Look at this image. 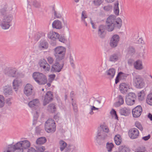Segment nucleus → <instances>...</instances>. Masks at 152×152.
<instances>
[{
	"instance_id": "nucleus-1",
	"label": "nucleus",
	"mask_w": 152,
	"mask_h": 152,
	"mask_svg": "<svg viewBox=\"0 0 152 152\" xmlns=\"http://www.w3.org/2000/svg\"><path fill=\"white\" fill-rule=\"evenodd\" d=\"M8 9V7L6 4L4 5L0 9V26L4 30L9 28L13 19L12 15L6 14Z\"/></svg>"
},
{
	"instance_id": "nucleus-2",
	"label": "nucleus",
	"mask_w": 152,
	"mask_h": 152,
	"mask_svg": "<svg viewBox=\"0 0 152 152\" xmlns=\"http://www.w3.org/2000/svg\"><path fill=\"white\" fill-rule=\"evenodd\" d=\"M54 55L56 61L62 60L65 58L66 52V48L62 46H58L54 49Z\"/></svg>"
},
{
	"instance_id": "nucleus-3",
	"label": "nucleus",
	"mask_w": 152,
	"mask_h": 152,
	"mask_svg": "<svg viewBox=\"0 0 152 152\" xmlns=\"http://www.w3.org/2000/svg\"><path fill=\"white\" fill-rule=\"evenodd\" d=\"M32 77L35 81L39 85H44L47 82L46 76L39 72H34L33 74Z\"/></svg>"
},
{
	"instance_id": "nucleus-4",
	"label": "nucleus",
	"mask_w": 152,
	"mask_h": 152,
	"mask_svg": "<svg viewBox=\"0 0 152 152\" xmlns=\"http://www.w3.org/2000/svg\"><path fill=\"white\" fill-rule=\"evenodd\" d=\"M116 16L111 15L109 16L107 19L106 25V30L109 32L113 31L115 27V22Z\"/></svg>"
},
{
	"instance_id": "nucleus-5",
	"label": "nucleus",
	"mask_w": 152,
	"mask_h": 152,
	"mask_svg": "<svg viewBox=\"0 0 152 152\" xmlns=\"http://www.w3.org/2000/svg\"><path fill=\"white\" fill-rule=\"evenodd\" d=\"M133 76V80L134 84L136 87L142 88L144 87L145 83L143 79L141 76L134 73L132 74Z\"/></svg>"
},
{
	"instance_id": "nucleus-6",
	"label": "nucleus",
	"mask_w": 152,
	"mask_h": 152,
	"mask_svg": "<svg viewBox=\"0 0 152 152\" xmlns=\"http://www.w3.org/2000/svg\"><path fill=\"white\" fill-rule=\"evenodd\" d=\"M56 126L54 120L49 118L47 120L45 123V129L48 133L54 132L56 131Z\"/></svg>"
},
{
	"instance_id": "nucleus-7",
	"label": "nucleus",
	"mask_w": 152,
	"mask_h": 152,
	"mask_svg": "<svg viewBox=\"0 0 152 152\" xmlns=\"http://www.w3.org/2000/svg\"><path fill=\"white\" fill-rule=\"evenodd\" d=\"M107 137V134L102 130H98L97 135L96 137V142L99 145L102 144Z\"/></svg>"
},
{
	"instance_id": "nucleus-8",
	"label": "nucleus",
	"mask_w": 152,
	"mask_h": 152,
	"mask_svg": "<svg viewBox=\"0 0 152 152\" xmlns=\"http://www.w3.org/2000/svg\"><path fill=\"white\" fill-rule=\"evenodd\" d=\"M120 39V37L118 35L116 34L113 35L110 40V47L112 48L116 47L118 46Z\"/></svg>"
},
{
	"instance_id": "nucleus-9",
	"label": "nucleus",
	"mask_w": 152,
	"mask_h": 152,
	"mask_svg": "<svg viewBox=\"0 0 152 152\" xmlns=\"http://www.w3.org/2000/svg\"><path fill=\"white\" fill-rule=\"evenodd\" d=\"M17 148H20L23 150V149L28 148L30 146V143L28 140H25L18 142L15 144Z\"/></svg>"
},
{
	"instance_id": "nucleus-10",
	"label": "nucleus",
	"mask_w": 152,
	"mask_h": 152,
	"mask_svg": "<svg viewBox=\"0 0 152 152\" xmlns=\"http://www.w3.org/2000/svg\"><path fill=\"white\" fill-rule=\"evenodd\" d=\"M136 95L134 93H129L126 98V102L127 105H131L134 103Z\"/></svg>"
},
{
	"instance_id": "nucleus-11",
	"label": "nucleus",
	"mask_w": 152,
	"mask_h": 152,
	"mask_svg": "<svg viewBox=\"0 0 152 152\" xmlns=\"http://www.w3.org/2000/svg\"><path fill=\"white\" fill-rule=\"evenodd\" d=\"M34 88L31 84H27L24 87V92L25 95L27 96L31 95L34 92Z\"/></svg>"
},
{
	"instance_id": "nucleus-12",
	"label": "nucleus",
	"mask_w": 152,
	"mask_h": 152,
	"mask_svg": "<svg viewBox=\"0 0 152 152\" xmlns=\"http://www.w3.org/2000/svg\"><path fill=\"white\" fill-rule=\"evenodd\" d=\"M130 88V85L127 83H121L119 85L120 91L121 93L124 94H126Z\"/></svg>"
},
{
	"instance_id": "nucleus-13",
	"label": "nucleus",
	"mask_w": 152,
	"mask_h": 152,
	"mask_svg": "<svg viewBox=\"0 0 152 152\" xmlns=\"http://www.w3.org/2000/svg\"><path fill=\"white\" fill-rule=\"evenodd\" d=\"M58 62L57 61L52 65L51 69V72H59L61 71L64 66V63L61 64Z\"/></svg>"
},
{
	"instance_id": "nucleus-14",
	"label": "nucleus",
	"mask_w": 152,
	"mask_h": 152,
	"mask_svg": "<svg viewBox=\"0 0 152 152\" xmlns=\"http://www.w3.org/2000/svg\"><path fill=\"white\" fill-rule=\"evenodd\" d=\"M142 112V109L141 106L138 105L132 110L133 116L134 118H138L141 115Z\"/></svg>"
},
{
	"instance_id": "nucleus-15",
	"label": "nucleus",
	"mask_w": 152,
	"mask_h": 152,
	"mask_svg": "<svg viewBox=\"0 0 152 152\" xmlns=\"http://www.w3.org/2000/svg\"><path fill=\"white\" fill-rule=\"evenodd\" d=\"M53 98V95L52 92L50 91L48 92L45 96L43 101V105L44 106L46 105L50 102L52 100Z\"/></svg>"
},
{
	"instance_id": "nucleus-16",
	"label": "nucleus",
	"mask_w": 152,
	"mask_h": 152,
	"mask_svg": "<svg viewBox=\"0 0 152 152\" xmlns=\"http://www.w3.org/2000/svg\"><path fill=\"white\" fill-rule=\"evenodd\" d=\"M39 64L40 67L43 68V70L46 72L50 70V66L44 59L40 60L39 62Z\"/></svg>"
},
{
	"instance_id": "nucleus-17",
	"label": "nucleus",
	"mask_w": 152,
	"mask_h": 152,
	"mask_svg": "<svg viewBox=\"0 0 152 152\" xmlns=\"http://www.w3.org/2000/svg\"><path fill=\"white\" fill-rule=\"evenodd\" d=\"M28 105L30 107L33 109L36 108V109H39L40 103L39 99H35L30 101Z\"/></svg>"
},
{
	"instance_id": "nucleus-18",
	"label": "nucleus",
	"mask_w": 152,
	"mask_h": 152,
	"mask_svg": "<svg viewBox=\"0 0 152 152\" xmlns=\"http://www.w3.org/2000/svg\"><path fill=\"white\" fill-rule=\"evenodd\" d=\"M128 133L129 136L132 139L137 138L139 134L138 130L135 128L131 129L129 131Z\"/></svg>"
},
{
	"instance_id": "nucleus-19",
	"label": "nucleus",
	"mask_w": 152,
	"mask_h": 152,
	"mask_svg": "<svg viewBox=\"0 0 152 152\" xmlns=\"http://www.w3.org/2000/svg\"><path fill=\"white\" fill-rule=\"evenodd\" d=\"M106 29V25H100L98 28V36L101 38L104 37L105 35V31Z\"/></svg>"
},
{
	"instance_id": "nucleus-20",
	"label": "nucleus",
	"mask_w": 152,
	"mask_h": 152,
	"mask_svg": "<svg viewBox=\"0 0 152 152\" xmlns=\"http://www.w3.org/2000/svg\"><path fill=\"white\" fill-rule=\"evenodd\" d=\"M3 93L6 96L12 95V91L11 86L8 85L5 86L3 89Z\"/></svg>"
},
{
	"instance_id": "nucleus-21",
	"label": "nucleus",
	"mask_w": 152,
	"mask_h": 152,
	"mask_svg": "<svg viewBox=\"0 0 152 152\" xmlns=\"http://www.w3.org/2000/svg\"><path fill=\"white\" fill-rule=\"evenodd\" d=\"M12 84L13 88L16 91L18 90V87L22 85V81L20 79H16L14 80Z\"/></svg>"
},
{
	"instance_id": "nucleus-22",
	"label": "nucleus",
	"mask_w": 152,
	"mask_h": 152,
	"mask_svg": "<svg viewBox=\"0 0 152 152\" xmlns=\"http://www.w3.org/2000/svg\"><path fill=\"white\" fill-rule=\"evenodd\" d=\"M129 74L124 73L122 72H120L118 73V75L115 79V83L117 84L119 81V78L124 79L126 78L128 75Z\"/></svg>"
},
{
	"instance_id": "nucleus-23",
	"label": "nucleus",
	"mask_w": 152,
	"mask_h": 152,
	"mask_svg": "<svg viewBox=\"0 0 152 152\" xmlns=\"http://www.w3.org/2000/svg\"><path fill=\"white\" fill-rule=\"evenodd\" d=\"M131 110L128 108L125 107L120 109L119 113L122 115H128L131 113Z\"/></svg>"
},
{
	"instance_id": "nucleus-24",
	"label": "nucleus",
	"mask_w": 152,
	"mask_h": 152,
	"mask_svg": "<svg viewBox=\"0 0 152 152\" xmlns=\"http://www.w3.org/2000/svg\"><path fill=\"white\" fill-rule=\"evenodd\" d=\"M133 65L134 68L137 70H140L143 68L142 61L140 60H137L134 63Z\"/></svg>"
},
{
	"instance_id": "nucleus-25",
	"label": "nucleus",
	"mask_w": 152,
	"mask_h": 152,
	"mask_svg": "<svg viewBox=\"0 0 152 152\" xmlns=\"http://www.w3.org/2000/svg\"><path fill=\"white\" fill-rule=\"evenodd\" d=\"M48 47V44L45 40H41L40 42L39 45V48L41 50H45L47 49Z\"/></svg>"
},
{
	"instance_id": "nucleus-26",
	"label": "nucleus",
	"mask_w": 152,
	"mask_h": 152,
	"mask_svg": "<svg viewBox=\"0 0 152 152\" xmlns=\"http://www.w3.org/2000/svg\"><path fill=\"white\" fill-rule=\"evenodd\" d=\"M52 26L53 28L57 29H60L62 28V24L60 20H55L53 23Z\"/></svg>"
},
{
	"instance_id": "nucleus-27",
	"label": "nucleus",
	"mask_w": 152,
	"mask_h": 152,
	"mask_svg": "<svg viewBox=\"0 0 152 152\" xmlns=\"http://www.w3.org/2000/svg\"><path fill=\"white\" fill-rule=\"evenodd\" d=\"M115 69L112 68L108 69L106 72V75L108 76V77L110 79L113 78L115 74Z\"/></svg>"
},
{
	"instance_id": "nucleus-28",
	"label": "nucleus",
	"mask_w": 152,
	"mask_h": 152,
	"mask_svg": "<svg viewBox=\"0 0 152 152\" xmlns=\"http://www.w3.org/2000/svg\"><path fill=\"white\" fill-rule=\"evenodd\" d=\"M48 36L49 39L55 41L58 37V34L55 32L50 31L48 33Z\"/></svg>"
},
{
	"instance_id": "nucleus-29",
	"label": "nucleus",
	"mask_w": 152,
	"mask_h": 152,
	"mask_svg": "<svg viewBox=\"0 0 152 152\" xmlns=\"http://www.w3.org/2000/svg\"><path fill=\"white\" fill-rule=\"evenodd\" d=\"M15 147H16L15 144L8 145L4 148L3 152H14Z\"/></svg>"
},
{
	"instance_id": "nucleus-30",
	"label": "nucleus",
	"mask_w": 152,
	"mask_h": 152,
	"mask_svg": "<svg viewBox=\"0 0 152 152\" xmlns=\"http://www.w3.org/2000/svg\"><path fill=\"white\" fill-rule=\"evenodd\" d=\"M114 140L115 144L117 145H120L122 142L121 137L119 134H117L115 136Z\"/></svg>"
},
{
	"instance_id": "nucleus-31",
	"label": "nucleus",
	"mask_w": 152,
	"mask_h": 152,
	"mask_svg": "<svg viewBox=\"0 0 152 152\" xmlns=\"http://www.w3.org/2000/svg\"><path fill=\"white\" fill-rule=\"evenodd\" d=\"M7 74L10 76L13 77H18V73L15 69H10Z\"/></svg>"
},
{
	"instance_id": "nucleus-32",
	"label": "nucleus",
	"mask_w": 152,
	"mask_h": 152,
	"mask_svg": "<svg viewBox=\"0 0 152 152\" xmlns=\"http://www.w3.org/2000/svg\"><path fill=\"white\" fill-rule=\"evenodd\" d=\"M59 146L61 151H63L66 147L67 143L63 140H60L59 142Z\"/></svg>"
},
{
	"instance_id": "nucleus-33",
	"label": "nucleus",
	"mask_w": 152,
	"mask_h": 152,
	"mask_svg": "<svg viewBox=\"0 0 152 152\" xmlns=\"http://www.w3.org/2000/svg\"><path fill=\"white\" fill-rule=\"evenodd\" d=\"M118 102L115 104V105L116 107H119L124 103V99L121 95H120L118 96Z\"/></svg>"
},
{
	"instance_id": "nucleus-34",
	"label": "nucleus",
	"mask_w": 152,
	"mask_h": 152,
	"mask_svg": "<svg viewBox=\"0 0 152 152\" xmlns=\"http://www.w3.org/2000/svg\"><path fill=\"white\" fill-rule=\"evenodd\" d=\"M119 152H129L130 150L125 145H121L119 147L118 149Z\"/></svg>"
},
{
	"instance_id": "nucleus-35",
	"label": "nucleus",
	"mask_w": 152,
	"mask_h": 152,
	"mask_svg": "<svg viewBox=\"0 0 152 152\" xmlns=\"http://www.w3.org/2000/svg\"><path fill=\"white\" fill-rule=\"evenodd\" d=\"M46 141V140L45 137H41L37 140L36 143L37 145H42L44 144Z\"/></svg>"
},
{
	"instance_id": "nucleus-36",
	"label": "nucleus",
	"mask_w": 152,
	"mask_h": 152,
	"mask_svg": "<svg viewBox=\"0 0 152 152\" xmlns=\"http://www.w3.org/2000/svg\"><path fill=\"white\" fill-rule=\"evenodd\" d=\"M114 147V145L112 142H107L106 143V148L107 151L109 152H112Z\"/></svg>"
},
{
	"instance_id": "nucleus-37",
	"label": "nucleus",
	"mask_w": 152,
	"mask_h": 152,
	"mask_svg": "<svg viewBox=\"0 0 152 152\" xmlns=\"http://www.w3.org/2000/svg\"><path fill=\"white\" fill-rule=\"evenodd\" d=\"M115 26H116L118 28H120L122 24V21L121 19L119 18L115 19Z\"/></svg>"
},
{
	"instance_id": "nucleus-38",
	"label": "nucleus",
	"mask_w": 152,
	"mask_h": 152,
	"mask_svg": "<svg viewBox=\"0 0 152 152\" xmlns=\"http://www.w3.org/2000/svg\"><path fill=\"white\" fill-rule=\"evenodd\" d=\"M119 3L118 1H117L115 4L114 7V11L116 15H118L119 12V10L118 7Z\"/></svg>"
},
{
	"instance_id": "nucleus-39",
	"label": "nucleus",
	"mask_w": 152,
	"mask_h": 152,
	"mask_svg": "<svg viewBox=\"0 0 152 152\" xmlns=\"http://www.w3.org/2000/svg\"><path fill=\"white\" fill-rule=\"evenodd\" d=\"M119 57L118 53L114 54L110 56V61H117Z\"/></svg>"
},
{
	"instance_id": "nucleus-40",
	"label": "nucleus",
	"mask_w": 152,
	"mask_h": 152,
	"mask_svg": "<svg viewBox=\"0 0 152 152\" xmlns=\"http://www.w3.org/2000/svg\"><path fill=\"white\" fill-rule=\"evenodd\" d=\"M146 103L149 105H152V93L148 94L146 99Z\"/></svg>"
},
{
	"instance_id": "nucleus-41",
	"label": "nucleus",
	"mask_w": 152,
	"mask_h": 152,
	"mask_svg": "<svg viewBox=\"0 0 152 152\" xmlns=\"http://www.w3.org/2000/svg\"><path fill=\"white\" fill-rule=\"evenodd\" d=\"M56 107L54 104H50L47 108L48 110L50 112L53 113L55 111Z\"/></svg>"
},
{
	"instance_id": "nucleus-42",
	"label": "nucleus",
	"mask_w": 152,
	"mask_h": 152,
	"mask_svg": "<svg viewBox=\"0 0 152 152\" xmlns=\"http://www.w3.org/2000/svg\"><path fill=\"white\" fill-rule=\"evenodd\" d=\"M32 4L34 7L37 8H39L41 6L40 2L36 0L33 1Z\"/></svg>"
},
{
	"instance_id": "nucleus-43",
	"label": "nucleus",
	"mask_w": 152,
	"mask_h": 152,
	"mask_svg": "<svg viewBox=\"0 0 152 152\" xmlns=\"http://www.w3.org/2000/svg\"><path fill=\"white\" fill-rule=\"evenodd\" d=\"M138 99L139 100H142L145 96V94L143 91H142L138 94Z\"/></svg>"
},
{
	"instance_id": "nucleus-44",
	"label": "nucleus",
	"mask_w": 152,
	"mask_h": 152,
	"mask_svg": "<svg viewBox=\"0 0 152 152\" xmlns=\"http://www.w3.org/2000/svg\"><path fill=\"white\" fill-rule=\"evenodd\" d=\"M87 18V16L86 14V12L85 11H83L82 13L81 19L84 22L86 26H87V23L86 22L85 19Z\"/></svg>"
},
{
	"instance_id": "nucleus-45",
	"label": "nucleus",
	"mask_w": 152,
	"mask_h": 152,
	"mask_svg": "<svg viewBox=\"0 0 152 152\" xmlns=\"http://www.w3.org/2000/svg\"><path fill=\"white\" fill-rule=\"evenodd\" d=\"M4 104V99L2 95H0V108L3 107Z\"/></svg>"
},
{
	"instance_id": "nucleus-46",
	"label": "nucleus",
	"mask_w": 152,
	"mask_h": 152,
	"mask_svg": "<svg viewBox=\"0 0 152 152\" xmlns=\"http://www.w3.org/2000/svg\"><path fill=\"white\" fill-rule=\"evenodd\" d=\"M37 152H43L45 150V148L42 146H35Z\"/></svg>"
},
{
	"instance_id": "nucleus-47",
	"label": "nucleus",
	"mask_w": 152,
	"mask_h": 152,
	"mask_svg": "<svg viewBox=\"0 0 152 152\" xmlns=\"http://www.w3.org/2000/svg\"><path fill=\"white\" fill-rule=\"evenodd\" d=\"M100 127L101 129H99L98 130H102L104 132L108 133L109 132V129L106 126L102 125Z\"/></svg>"
},
{
	"instance_id": "nucleus-48",
	"label": "nucleus",
	"mask_w": 152,
	"mask_h": 152,
	"mask_svg": "<svg viewBox=\"0 0 152 152\" xmlns=\"http://www.w3.org/2000/svg\"><path fill=\"white\" fill-rule=\"evenodd\" d=\"M135 126L139 129L140 131H142L143 130V128L140 123L139 122H136L135 123Z\"/></svg>"
},
{
	"instance_id": "nucleus-49",
	"label": "nucleus",
	"mask_w": 152,
	"mask_h": 152,
	"mask_svg": "<svg viewBox=\"0 0 152 152\" xmlns=\"http://www.w3.org/2000/svg\"><path fill=\"white\" fill-rule=\"evenodd\" d=\"M72 105L73 107V110L75 113H77L78 111L77 104L73 102L72 103Z\"/></svg>"
},
{
	"instance_id": "nucleus-50",
	"label": "nucleus",
	"mask_w": 152,
	"mask_h": 152,
	"mask_svg": "<svg viewBox=\"0 0 152 152\" xmlns=\"http://www.w3.org/2000/svg\"><path fill=\"white\" fill-rule=\"evenodd\" d=\"M69 61L71 66L74 68L75 65L74 63V60L73 57L71 55H70L69 56Z\"/></svg>"
},
{
	"instance_id": "nucleus-51",
	"label": "nucleus",
	"mask_w": 152,
	"mask_h": 152,
	"mask_svg": "<svg viewBox=\"0 0 152 152\" xmlns=\"http://www.w3.org/2000/svg\"><path fill=\"white\" fill-rule=\"evenodd\" d=\"M111 114L115 117L116 119L118 120V117L116 111L113 109L110 112Z\"/></svg>"
},
{
	"instance_id": "nucleus-52",
	"label": "nucleus",
	"mask_w": 152,
	"mask_h": 152,
	"mask_svg": "<svg viewBox=\"0 0 152 152\" xmlns=\"http://www.w3.org/2000/svg\"><path fill=\"white\" fill-rule=\"evenodd\" d=\"M12 97L9 98L6 100V102L8 105L10 106L12 103Z\"/></svg>"
},
{
	"instance_id": "nucleus-53",
	"label": "nucleus",
	"mask_w": 152,
	"mask_h": 152,
	"mask_svg": "<svg viewBox=\"0 0 152 152\" xmlns=\"http://www.w3.org/2000/svg\"><path fill=\"white\" fill-rule=\"evenodd\" d=\"M102 1V0H94L93 2L95 5L99 6L101 4Z\"/></svg>"
},
{
	"instance_id": "nucleus-54",
	"label": "nucleus",
	"mask_w": 152,
	"mask_h": 152,
	"mask_svg": "<svg viewBox=\"0 0 152 152\" xmlns=\"http://www.w3.org/2000/svg\"><path fill=\"white\" fill-rule=\"evenodd\" d=\"M34 39L38 40L40 37V34L39 32H37L34 34Z\"/></svg>"
},
{
	"instance_id": "nucleus-55",
	"label": "nucleus",
	"mask_w": 152,
	"mask_h": 152,
	"mask_svg": "<svg viewBox=\"0 0 152 152\" xmlns=\"http://www.w3.org/2000/svg\"><path fill=\"white\" fill-rule=\"evenodd\" d=\"M129 53L134 54L135 52V49L132 47H130L129 48Z\"/></svg>"
},
{
	"instance_id": "nucleus-56",
	"label": "nucleus",
	"mask_w": 152,
	"mask_h": 152,
	"mask_svg": "<svg viewBox=\"0 0 152 152\" xmlns=\"http://www.w3.org/2000/svg\"><path fill=\"white\" fill-rule=\"evenodd\" d=\"M104 9L106 11H108L112 9V6L110 5H107L104 7Z\"/></svg>"
},
{
	"instance_id": "nucleus-57",
	"label": "nucleus",
	"mask_w": 152,
	"mask_h": 152,
	"mask_svg": "<svg viewBox=\"0 0 152 152\" xmlns=\"http://www.w3.org/2000/svg\"><path fill=\"white\" fill-rule=\"evenodd\" d=\"M47 60L50 64H52L53 63L54 60L53 58L50 56L48 57L47 58Z\"/></svg>"
},
{
	"instance_id": "nucleus-58",
	"label": "nucleus",
	"mask_w": 152,
	"mask_h": 152,
	"mask_svg": "<svg viewBox=\"0 0 152 152\" xmlns=\"http://www.w3.org/2000/svg\"><path fill=\"white\" fill-rule=\"evenodd\" d=\"M58 39L61 42L64 43L66 41V40L64 37H62L61 36H60L59 35L58 37Z\"/></svg>"
},
{
	"instance_id": "nucleus-59",
	"label": "nucleus",
	"mask_w": 152,
	"mask_h": 152,
	"mask_svg": "<svg viewBox=\"0 0 152 152\" xmlns=\"http://www.w3.org/2000/svg\"><path fill=\"white\" fill-rule=\"evenodd\" d=\"M54 15L55 17L56 18H59L61 17V14L58 13L56 11L54 10Z\"/></svg>"
},
{
	"instance_id": "nucleus-60",
	"label": "nucleus",
	"mask_w": 152,
	"mask_h": 152,
	"mask_svg": "<svg viewBox=\"0 0 152 152\" xmlns=\"http://www.w3.org/2000/svg\"><path fill=\"white\" fill-rule=\"evenodd\" d=\"M14 152H24L23 149L20 148H17L15 147V151Z\"/></svg>"
},
{
	"instance_id": "nucleus-61",
	"label": "nucleus",
	"mask_w": 152,
	"mask_h": 152,
	"mask_svg": "<svg viewBox=\"0 0 152 152\" xmlns=\"http://www.w3.org/2000/svg\"><path fill=\"white\" fill-rule=\"evenodd\" d=\"M101 103V102L100 101L95 100L94 103V104L96 106L99 107Z\"/></svg>"
},
{
	"instance_id": "nucleus-62",
	"label": "nucleus",
	"mask_w": 152,
	"mask_h": 152,
	"mask_svg": "<svg viewBox=\"0 0 152 152\" xmlns=\"http://www.w3.org/2000/svg\"><path fill=\"white\" fill-rule=\"evenodd\" d=\"M151 136L149 134L147 136H146L144 137H142V139L143 140H145V141H146L148 140L150 138Z\"/></svg>"
},
{
	"instance_id": "nucleus-63",
	"label": "nucleus",
	"mask_w": 152,
	"mask_h": 152,
	"mask_svg": "<svg viewBox=\"0 0 152 152\" xmlns=\"http://www.w3.org/2000/svg\"><path fill=\"white\" fill-rule=\"evenodd\" d=\"M49 77L52 80H53L56 77V75L53 74L50 75Z\"/></svg>"
},
{
	"instance_id": "nucleus-64",
	"label": "nucleus",
	"mask_w": 152,
	"mask_h": 152,
	"mask_svg": "<svg viewBox=\"0 0 152 152\" xmlns=\"http://www.w3.org/2000/svg\"><path fill=\"white\" fill-rule=\"evenodd\" d=\"M28 152H36L35 149L33 148H31L28 149Z\"/></svg>"
}]
</instances>
